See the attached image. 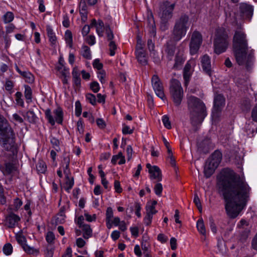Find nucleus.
<instances>
[{
	"instance_id": "obj_54",
	"label": "nucleus",
	"mask_w": 257,
	"mask_h": 257,
	"mask_svg": "<svg viewBox=\"0 0 257 257\" xmlns=\"http://www.w3.org/2000/svg\"><path fill=\"white\" fill-rule=\"evenodd\" d=\"M144 44L141 38H138V40H137V46H136V51H144Z\"/></svg>"
},
{
	"instance_id": "obj_61",
	"label": "nucleus",
	"mask_w": 257,
	"mask_h": 257,
	"mask_svg": "<svg viewBox=\"0 0 257 257\" xmlns=\"http://www.w3.org/2000/svg\"><path fill=\"white\" fill-rule=\"evenodd\" d=\"M123 134H131L133 132V130L131 129L130 126L127 125H123L122 130Z\"/></svg>"
},
{
	"instance_id": "obj_24",
	"label": "nucleus",
	"mask_w": 257,
	"mask_h": 257,
	"mask_svg": "<svg viewBox=\"0 0 257 257\" xmlns=\"http://www.w3.org/2000/svg\"><path fill=\"white\" fill-rule=\"evenodd\" d=\"M68 165L66 166V169L64 171L65 174V182L62 186V187L67 192H69L70 190L74 185V181L72 177L69 175L67 170Z\"/></svg>"
},
{
	"instance_id": "obj_35",
	"label": "nucleus",
	"mask_w": 257,
	"mask_h": 257,
	"mask_svg": "<svg viewBox=\"0 0 257 257\" xmlns=\"http://www.w3.org/2000/svg\"><path fill=\"white\" fill-rule=\"evenodd\" d=\"M47 35L49 39V41L52 43L55 44L56 41V37L55 34L53 32V30L50 27L47 28Z\"/></svg>"
},
{
	"instance_id": "obj_4",
	"label": "nucleus",
	"mask_w": 257,
	"mask_h": 257,
	"mask_svg": "<svg viewBox=\"0 0 257 257\" xmlns=\"http://www.w3.org/2000/svg\"><path fill=\"white\" fill-rule=\"evenodd\" d=\"M188 104L192 123H201L207 114L204 104L199 98L191 96L188 98Z\"/></svg>"
},
{
	"instance_id": "obj_62",
	"label": "nucleus",
	"mask_w": 257,
	"mask_h": 257,
	"mask_svg": "<svg viewBox=\"0 0 257 257\" xmlns=\"http://www.w3.org/2000/svg\"><path fill=\"white\" fill-rule=\"evenodd\" d=\"M46 257H52L53 254V250L51 246H48L45 251Z\"/></svg>"
},
{
	"instance_id": "obj_6",
	"label": "nucleus",
	"mask_w": 257,
	"mask_h": 257,
	"mask_svg": "<svg viewBox=\"0 0 257 257\" xmlns=\"http://www.w3.org/2000/svg\"><path fill=\"white\" fill-rule=\"evenodd\" d=\"M222 159V154L219 151H215L206 162L204 174L206 178H209L219 166Z\"/></svg>"
},
{
	"instance_id": "obj_2",
	"label": "nucleus",
	"mask_w": 257,
	"mask_h": 257,
	"mask_svg": "<svg viewBox=\"0 0 257 257\" xmlns=\"http://www.w3.org/2000/svg\"><path fill=\"white\" fill-rule=\"evenodd\" d=\"M233 48L238 64L247 70L251 69L254 62V50L248 46L246 35L241 27L235 31Z\"/></svg>"
},
{
	"instance_id": "obj_47",
	"label": "nucleus",
	"mask_w": 257,
	"mask_h": 257,
	"mask_svg": "<svg viewBox=\"0 0 257 257\" xmlns=\"http://www.w3.org/2000/svg\"><path fill=\"white\" fill-rule=\"evenodd\" d=\"M192 72V71L184 70L183 77L185 80L184 83L185 86H187L189 83Z\"/></svg>"
},
{
	"instance_id": "obj_25",
	"label": "nucleus",
	"mask_w": 257,
	"mask_h": 257,
	"mask_svg": "<svg viewBox=\"0 0 257 257\" xmlns=\"http://www.w3.org/2000/svg\"><path fill=\"white\" fill-rule=\"evenodd\" d=\"M136 57L142 65L147 64V57L145 51H136Z\"/></svg>"
},
{
	"instance_id": "obj_50",
	"label": "nucleus",
	"mask_w": 257,
	"mask_h": 257,
	"mask_svg": "<svg viewBox=\"0 0 257 257\" xmlns=\"http://www.w3.org/2000/svg\"><path fill=\"white\" fill-rule=\"evenodd\" d=\"M90 87L91 89L94 93L97 92L100 89L99 83L96 81H93L90 83Z\"/></svg>"
},
{
	"instance_id": "obj_13",
	"label": "nucleus",
	"mask_w": 257,
	"mask_h": 257,
	"mask_svg": "<svg viewBox=\"0 0 257 257\" xmlns=\"http://www.w3.org/2000/svg\"><path fill=\"white\" fill-rule=\"evenodd\" d=\"M224 30L218 29L216 30L214 41V52L220 54L223 52L224 43Z\"/></svg>"
},
{
	"instance_id": "obj_53",
	"label": "nucleus",
	"mask_w": 257,
	"mask_h": 257,
	"mask_svg": "<svg viewBox=\"0 0 257 257\" xmlns=\"http://www.w3.org/2000/svg\"><path fill=\"white\" fill-rule=\"evenodd\" d=\"M86 99L92 105H95L96 104V98L94 95L88 93L86 95Z\"/></svg>"
},
{
	"instance_id": "obj_45",
	"label": "nucleus",
	"mask_w": 257,
	"mask_h": 257,
	"mask_svg": "<svg viewBox=\"0 0 257 257\" xmlns=\"http://www.w3.org/2000/svg\"><path fill=\"white\" fill-rule=\"evenodd\" d=\"M163 191L162 185L160 183H157L154 187V191L155 194L159 196H161Z\"/></svg>"
},
{
	"instance_id": "obj_14",
	"label": "nucleus",
	"mask_w": 257,
	"mask_h": 257,
	"mask_svg": "<svg viewBox=\"0 0 257 257\" xmlns=\"http://www.w3.org/2000/svg\"><path fill=\"white\" fill-rule=\"evenodd\" d=\"M54 113L55 114V118L53 117L50 109L48 108L45 110L46 117L51 125H54L55 122L61 123L63 121V111L62 109L60 107L57 108L54 110Z\"/></svg>"
},
{
	"instance_id": "obj_40",
	"label": "nucleus",
	"mask_w": 257,
	"mask_h": 257,
	"mask_svg": "<svg viewBox=\"0 0 257 257\" xmlns=\"http://www.w3.org/2000/svg\"><path fill=\"white\" fill-rule=\"evenodd\" d=\"M3 252L7 255H10L13 252V246L10 243H6L3 247Z\"/></svg>"
},
{
	"instance_id": "obj_21",
	"label": "nucleus",
	"mask_w": 257,
	"mask_h": 257,
	"mask_svg": "<svg viewBox=\"0 0 257 257\" xmlns=\"http://www.w3.org/2000/svg\"><path fill=\"white\" fill-rule=\"evenodd\" d=\"M20 220V217L13 213H10L6 218V224L10 228L15 227Z\"/></svg>"
},
{
	"instance_id": "obj_42",
	"label": "nucleus",
	"mask_w": 257,
	"mask_h": 257,
	"mask_svg": "<svg viewBox=\"0 0 257 257\" xmlns=\"http://www.w3.org/2000/svg\"><path fill=\"white\" fill-rule=\"evenodd\" d=\"M32 91L31 87L28 85L25 86V96L27 100H31Z\"/></svg>"
},
{
	"instance_id": "obj_46",
	"label": "nucleus",
	"mask_w": 257,
	"mask_h": 257,
	"mask_svg": "<svg viewBox=\"0 0 257 257\" xmlns=\"http://www.w3.org/2000/svg\"><path fill=\"white\" fill-rule=\"evenodd\" d=\"M105 76L106 74L104 70H100L97 72V77L100 82L103 84L105 82Z\"/></svg>"
},
{
	"instance_id": "obj_60",
	"label": "nucleus",
	"mask_w": 257,
	"mask_h": 257,
	"mask_svg": "<svg viewBox=\"0 0 257 257\" xmlns=\"http://www.w3.org/2000/svg\"><path fill=\"white\" fill-rule=\"evenodd\" d=\"M193 201L195 203L198 209L201 211L202 210L201 204L200 199L197 195L195 196Z\"/></svg>"
},
{
	"instance_id": "obj_44",
	"label": "nucleus",
	"mask_w": 257,
	"mask_h": 257,
	"mask_svg": "<svg viewBox=\"0 0 257 257\" xmlns=\"http://www.w3.org/2000/svg\"><path fill=\"white\" fill-rule=\"evenodd\" d=\"M65 215L63 212L58 214L55 218V223L56 224H62L65 220Z\"/></svg>"
},
{
	"instance_id": "obj_51",
	"label": "nucleus",
	"mask_w": 257,
	"mask_h": 257,
	"mask_svg": "<svg viewBox=\"0 0 257 257\" xmlns=\"http://www.w3.org/2000/svg\"><path fill=\"white\" fill-rule=\"evenodd\" d=\"M55 238V235L52 232L49 231L48 232H47L46 236V239L47 241L49 243H53Z\"/></svg>"
},
{
	"instance_id": "obj_64",
	"label": "nucleus",
	"mask_w": 257,
	"mask_h": 257,
	"mask_svg": "<svg viewBox=\"0 0 257 257\" xmlns=\"http://www.w3.org/2000/svg\"><path fill=\"white\" fill-rule=\"evenodd\" d=\"M96 123L98 126L100 128H103L106 126L105 121L102 118H98L96 120Z\"/></svg>"
},
{
	"instance_id": "obj_15",
	"label": "nucleus",
	"mask_w": 257,
	"mask_h": 257,
	"mask_svg": "<svg viewBox=\"0 0 257 257\" xmlns=\"http://www.w3.org/2000/svg\"><path fill=\"white\" fill-rule=\"evenodd\" d=\"M157 203V202L154 200L148 202L146 205V215L144 219V223L146 225L151 224L153 215L157 212L155 209Z\"/></svg>"
},
{
	"instance_id": "obj_33",
	"label": "nucleus",
	"mask_w": 257,
	"mask_h": 257,
	"mask_svg": "<svg viewBox=\"0 0 257 257\" xmlns=\"http://www.w3.org/2000/svg\"><path fill=\"white\" fill-rule=\"evenodd\" d=\"M81 54L85 58L87 59H91L90 49L87 46H84L82 47Z\"/></svg>"
},
{
	"instance_id": "obj_55",
	"label": "nucleus",
	"mask_w": 257,
	"mask_h": 257,
	"mask_svg": "<svg viewBox=\"0 0 257 257\" xmlns=\"http://www.w3.org/2000/svg\"><path fill=\"white\" fill-rule=\"evenodd\" d=\"M113 217V212L111 207H108L106 212V220H112Z\"/></svg>"
},
{
	"instance_id": "obj_57",
	"label": "nucleus",
	"mask_w": 257,
	"mask_h": 257,
	"mask_svg": "<svg viewBox=\"0 0 257 257\" xmlns=\"http://www.w3.org/2000/svg\"><path fill=\"white\" fill-rule=\"evenodd\" d=\"M76 244L79 248L83 247L86 244L85 241L81 237H79L76 240Z\"/></svg>"
},
{
	"instance_id": "obj_34",
	"label": "nucleus",
	"mask_w": 257,
	"mask_h": 257,
	"mask_svg": "<svg viewBox=\"0 0 257 257\" xmlns=\"http://www.w3.org/2000/svg\"><path fill=\"white\" fill-rule=\"evenodd\" d=\"M22 76L25 79V81L28 83H31L34 81L33 75L29 71H24L22 73Z\"/></svg>"
},
{
	"instance_id": "obj_37",
	"label": "nucleus",
	"mask_w": 257,
	"mask_h": 257,
	"mask_svg": "<svg viewBox=\"0 0 257 257\" xmlns=\"http://www.w3.org/2000/svg\"><path fill=\"white\" fill-rule=\"evenodd\" d=\"M37 171L40 173H44L46 171V165L43 161H39L36 165Z\"/></svg>"
},
{
	"instance_id": "obj_11",
	"label": "nucleus",
	"mask_w": 257,
	"mask_h": 257,
	"mask_svg": "<svg viewBox=\"0 0 257 257\" xmlns=\"http://www.w3.org/2000/svg\"><path fill=\"white\" fill-rule=\"evenodd\" d=\"M8 160L1 158L0 169L5 175H10L16 171L17 167L15 160V156H9Z\"/></svg>"
},
{
	"instance_id": "obj_31",
	"label": "nucleus",
	"mask_w": 257,
	"mask_h": 257,
	"mask_svg": "<svg viewBox=\"0 0 257 257\" xmlns=\"http://www.w3.org/2000/svg\"><path fill=\"white\" fill-rule=\"evenodd\" d=\"M11 121L15 124L22 123L24 122V118L18 113L13 114Z\"/></svg>"
},
{
	"instance_id": "obj_52",
	"label": "nucleus",
	"mask_w": 257,
	"mask_h": 257,
	"mask_svg": "<svg viewBox=\"0 0 257 257\" xmlns=\"http://www.w3.org/2000/svg\"><path fill=\"white\" fill-rule=\"evenodd\" d=\"M92 65L93 67L97 69L98 71L102 70L103 65L100 62V61L98 59H95L93 62Z\"/></svg>"
},
{
	"instance_id": "obj_27",
	"label": "nucleus",
	"mask_w": 257,
	"mask_h": 257,
	"mask_svg": "<svg viewBox=\"0 0 257 257\" xmlns=\"http://www.w3.org/2000/svg\"><path fill=\"white\" fill-rule=\"evenodd\" d=\"M83 231V236L85 239H88L92 236V230L88 224H84L81 227Z\"/></svg>"
},
{
	"instance_id": "obj_30",
	"label": "nucleus",
	"mask_w": 257,
	"mask_h": 257,
	"mask_svg": "<svg viewBox=\"0 0 257 257\" xmlns=\"http://www.w3.org/2000/svg\"><path fill=\"white\" fill-rule=\"evenodd\" d=\"M165 52L167 53L168 57L171 58L174 55L175 51V46L173 44L168 43L166 46Z\"/></svg>"
},
{
	"instance_id": "obj_10",
	"label": "nucleus",
	"mask_w": 257,
	"mask_h": 257,
	"mask_svg": "<svg viewBox=\"0 0 257 257\" xmlns=\"http://www.w3.org/2000/svg\"><path fill=\"white\" fill-rule=\"evenodd\" d=\"M91 27H95L97 35L99 37H102L103 36V33L105 31L107 35L108 40H111L113 39V34L108 25H104L103 22L98 20L96 21L95 19H93L91 23Z\"/></svg>"
},
{
	"instance_id": "obj_1",
	"label": "nucleus",
	"mask_w": 257,
	"mask_h": 257,
	"mask_svg": "<svg viewBox=\"0 0 257 257\" xmlns=\"http://www.w3.org/2000/svg\"><path fill=\"white\" fill-rule=\"evenodd\" d=\"M249 190L243 176L226 168V211L230 218L237 217L245 206Z\"/></svg>"
},
{
	"instance_id": "obj_49",
	"label": "nucleus",
	"mask_w": 257,
	"mask_h": 257,
	"mask_svg": "<svg viewBox=\"0 0 257 257\" xmlns=\"http://www.w3.org/2000/svg\"><path fill=\"white\" fill-rule=\"evenodd\" d=\"M162 122L163 123L165 127L168 129H170L171 128V122L169 120V117L167 115H164L162 117Z\"/></svg>"
},
{
	"instance_id": "obj_7",
	"label": "nucleus",
	"mask_w": 257,
	"mask_h": 257,
	"mask_svg": "<svg viewBox=\"0 0 257 257\" xmlns=\"http://www.w3.org/2000/svg\"><path fill=\"white\" fill-rule=\"evenodd\" d=\"M189 27V18L187 16H183L176 22L173 31V39L175 41H179L184 37Z\"/></svg>"
},
{
	"instance_id": "obj_41",
	"label": "nucleus",
	"mask_w": 257,
	"mask_h": 257,
	"mask_svg": "<svg viewBox=\"0 0 257 257\" xmlns=\"http://www.w3.org/2000/svg\"><path fill=\"white\" fill-rule=\"evenodd\" d=\"M15 96L17 103L18 105L23 107L24 105V102L23 99L22 98L23 96L22 93L21 92H17Z\"/></svg>"
},
{
	"instance_id": "obj_19",
	"label": "nucleus",
	"mask_w": 257,
	"mask_h": 257,
	"mask_svg": "<svg viewBox=\"0 0 257 257\" xmlns=\"http://www.w3.org/2000/svg\"><path fill=\"white\" fill-rule=\"evenodd\" d=\"M16 237L18 243L22 246L24 250L28 253L33 254L37 251L33 247H31L26 244V238L21 233L16 234Z\"/></svg>"
},
{
	"instance_id": "obj_9",
	"label": "nucleus",
	"mask_w": 257,
	"mask_h": 257,
	"mask_svg": "<svg viewBox=\"0 0 257 257\" xmlns=\"http://www.w3.org/2000/svg\"><path fill=\"white\" fill-rule=\"evenodd\" d=\"M170 92L171 98L177 106H179L183 97L184 92L181 83L177 80L173 79L171 82Z\"/></svg>"
},
{
	"instance_id": "obj_29",
	"label": "nucleus",
	"mask_w": 257,
	"mask_h": 257,
	"mask_svg": "<svg viewBox=\"0 0 257 257\" xmlns=\"http://www.w3.org/2000/svg\"><path fill=\"white\" fill-rule=\"evenodd\" d=\"M120 160L118 164L119 165L123 164L125 162L124 156L121 152H119L117 155H114L112 157L111 159V163L113 164H115L117 160Z\"/></svg>"
},
{
	"instance_id": "obj_58",
	"label": "nucleus",
	"mask_w": 257,
	"mask_h": 257,
	"mask_svg": "<svg viewBox=\"0 0 257 257\" xmlns=\"http://www.w3.org/2000/svg\"><path fill=\"white\" fill-rule=\"evenodd\" d=\"M22 205V201L19 198L15 199L14 202V207L15 210H17Z\"/></svg>"
},
{
	"instance_id": "obj_16",
	"label": "nucleus",
	"mask_w": 257,
	"mask_h": 257,
	"mask_svg": "<svg viewBox=\"0 0 257 257\" xmlns=\"http://www.w3.org/2000/svg\"><path fill=\"white\" fill-rule=\"evenodd\" d=\"M216 188L218 193L225 199V170L222 169L216 176Z\"/></svg>"
},
{
	"instance_id": "obj_36",
	"label": "nucleus",
	"mask_w": 257,
	"mask_h": 257,
	"mask_svg": "<svg viewBox=\"0 0 257 257\" xmlns=\"http://www.w3.org/2000/svg\"><path fill=\"white\" fill-rule=\"evenodd\" d=\"M184 62V60L182 56L181 53L177 54L175 58V63L174 67L178 68Z\"/></svg>"
},
{
	"instance_id": "obj_5",
	"label": "nucleus",
	"mask_w": 257,
	"mask_h": 257,
	"mask_svg": "<svg viewBox=\"0 0 257 257\" xmlns=\"http://www.w3.org/2000/svg\"><path fill=\"white\" fill-rule=\"evenodd\" d=\"M236 141H231L228 143L227 146V161L232 164L238 165L240 167L243 162L244 153L243 150L237 145Z\"/></svg>"
},
{
	"instance_id": "obj_8",
	"label": "nucleus",
	"mask_w": 257,
	"mask_h": 257,
	"mask_svg": "<svg viewBox=\"0 0 257 257\" xmlns=\"http://www.w3.org/2000/svg\"><path fill=\"white\" fill-rule=\"evenodd\" d=\"M174 7L175 4H171L168 1L163 2L160 5L158 15L162 23V29H165V24L172 18Z\"/></svg>"
},
{
	"instance_id": "obj_38",
	"label": "nucleus",
	"mask_w": 257,
	"mask_h": 257,
	"mask_svg": "<svg viewBox=\"0 0 257 257\" xmlns=\"http://www.w3.org/2000/svg\"><path fill=\"white\" fill-rule=\"evenodd\" d=\"M3 19L5 23H9L14 20V15L13 13L8 12L3 16Z\"/></svg>"
},
{
	"instance_id": "obj_48",
	"label": "nucleus",
	"mask_w": 257,
	"mask_h": 257,
	"mask_svg": "<svg viewBox=\"0 0 257 257\" xmlns=\"http://www.w3.org/2000/svg\"><path fill=\"white\" fill-rule=\"evenodd\" d=\"M195 65V60H190L186 64L184 70L192 72V68L194 67Z\"/></svg>"
},
{
	"instance_id": "obj_63",
	"label": "nucleus",
	"mask_w": 257,
	"mask_h": 257,
	"mask_svg": "<svg viewBox=\"0 0 257 257\" xmlns=\"http://www.w3.org/2000/svg\"><path fill=\"white\" fill-rule=\"evenodd\" d=\"M86 42L90 45H93L95 43V37L92 35L89 36L86 38Z\"/></svg>"
},
{
	"instance_id": "obj_23",
	"label": "nucleus",
	"mask_w": 257,
	"mask_h": 257,
	"mask_svg": "<svg viewBox=\"0 0 257 257\" xmlns=\"http://www.w3.org/2000/svg\"><path fill=\"white\" fill-rule=\"evenodd\" d=\"M239 9L240 13L245 18H250L253 15L252 7L246 3L240 4Z\"/></svg>"
},
{
	"instance_id": "obj_12",
	"label": "nucleus",
	"mask_w": 257,
	"mask_h": 257,
	"mask_svg": "<svg viewBox=\"0 0 257 257\" xmlns=\"http://www.w3.org/2000/svg\"><path fill=\"white\" fill-rule=\"evenodd\" d=\"M202 36L198 31H194L191 36L189 43L190 53L193 55L198 52L202 43Z\"/></svg>"
},
{
	"instance_id": "obj_28",
	"label": "nucleus",
	"mask_w": 257,
	"mask_h": 257,
	"mask_svg": "<svg viewBox=\"0 0 257 257\" xmlns=\"http://www.w3.org/2000/svg\"><path fill=\"white\" fill-rule=\"evenodd\" d=\"M26 119L30 123H34L37 120V117L33 110L28 111L25 115Z\"/></svg>"
},
{
	"instance_id": "obj_39",
	"label": "nucleus",
	"mask_w": 257,
	"mask_h": 257,
	"mask_svg": "<svg viewBox=\"0 0 257 257\" xmlns=\"http://www.w3.org/2000/svg\"><path fill=\"white\" fill-rule=\"evenodd\" d=\"M65 39L66 43L69 47H71L72 45V35L71 32L67 30L65 33Z\"/></svg>"
},
{
	"instance_id": "obj_20",
	"label": "nucleus",
	"mask_w": 257,
	"mask_h": 257,
	"mask_svg": "<svg viewBox=\"0 0 257 257\" xmlns=\"http://www.w3.org/2000/svg\"><path fill=\"white\" fill-rule=\"evenodd\" d=\"M224 101V98L222 95L218 94L215 96L214 100V106L212 110V116H217V113L220 110L221 106Z\"/></svg>"
},
{
	"instance_id": "obj_22",
	"label": "nucleus",
	"mask_w": 257,
	"mask_h": 257,
	"mask_svg": "<svg viewBox=\"0 0 257 257\" xmlns=\"http://www.w3.org/2000/svg\"><path fill=\"white\" fill-rule=\"evenodd\" d=\"M201 64L203 71L206 74L210 75L211 61L210 57L207 55H204L201 58Z\"/></svg>"
},
{
	"instance_id": "obj_56",
	"label": "nucleus",
	"mask_w": 257,
	"mask_h": 257,
	"mask_svg": "<svg viewBox=\"0 0 257 257\" xmlns=\"http://www.w3.org/2000/svg\"><path fill=\"white\" fill-rule=\"evenodd\" d=\"M81 105L79 101H77L75 102V115L79 116L81 114Z\"/></svg>"
},
{
	"instance_id": "obj_32",
	"label": "nucleus",
	"mask_w": 257,
	"mask_h": 257,
	"mask_svg": "<svg viewBox=\"0 0 257 257\" xmlns=\"http://www.w3.org/2000/svg\"><path fill=\"white\" fill-rule=\"evenodd\" d=\"M197 228L198 231L203 234V235H206V229L204 222L202 219H200L197 221Z\"/></svg>"
},
{
	"instance_id": "obj_3",
	"label": "nucleus",
	"mask_w": 257,
	"mask_h": 257,
	"mask_svg": "<svg viewBox=\"0 0 257 257\" xmlns=\"http://www.w3.org/2000/svg\"><path fill=\"white\" fill-rule=\"evenodd\" d=\"M15 135L7 120L0 115V144L8 151L7 156H16L17 147L15 141Z\"/></svg>"
},
{
	"instance_id": "obj_59",
	"label": "nucleus",
	"mask_w": 257,
	"mask_h": 257,
	"mask_svg": "<svg viewBox=\"0 0 257 257\" xmlns=\"http://www.w3.org/2000/svg\"><path fill=\"white\" fill-rule=\"evenodd\" d=\"M148 48L149 50V51L151 52V54L155 55L154 51V48H155V45L154 43L152 42V40H149L148 41Z\"/></svg>"
},
{
	"instance_id": "obj_43",
	"label": "nucleus",
	"mask_w": 257,
	"mask_h": 257,
	"mask_svg": "<svg viewBox=\"0 0 257 257\" xmlns=\"http://www.w3.org/2000/svg\"><path fill=\"white\" fill-rule=\"evenodd\" d=\"M109 41H110L108 45L109 47L110 55L111 56H113L115 53V50H116L117 46L114 42L112 41V39Z\"/></svg>"
},
{
	"instance_id": "obj_26",
	"label": "nucleus",
	"mask_w": 257,
	"mask_h": 257,
	"mask_svg": "<svg viewBox=\"0 0 257 257\" xmlns=\"http://www.w3.org/2000/svg\"><path fill=\"white\" fill-rule=\"evenodd\" d=\"M79 12L82 18H86L87 15V6L85 0H81L80 2Z\"/></svg>"
},
{
	"instance_id": "obj_17",
	"label": "nucleus",
	"mask_w": 257,
	"mask_h": 257,
	"mask_svg": "<svg viewBox=\"0 0 257 257\" xmlns=\"http://www.w3.org/2000/svg\"><path fill=\"white\" fill-rule=\"evenodd\" d=\"M152 84L156 95L164 100L165 96L160 80L157 75H154L152 78Z\"/></svg>"
},
{
	"instance_id": "obj_18",
	"label": "nucleus",
	"mask_w": 257,
	"mask_h": 257,
	"mask_svg": "<svg viewBox=\"0 0 257 257\" xmlns=\"http://www.w3.org/2000/svg\"><path fill=\"white\" fill-rule=\"evenodd\" d=\"M146 166L150 174L151 179L156 180L157 181L162 180L161 171L158 167L156 166H152L150 164H147Z\"/></svg>"
}]
</instances>
